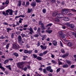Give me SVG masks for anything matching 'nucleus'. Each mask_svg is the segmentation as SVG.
Instances as JSON below:
<instances>
[{
  "instance_id": "nucleus-25",
  "label": "nucleus",
  "mask_w": 76,
  "mask_h": 76,
  "mask_svg": "<svg viewBox=\"0 0 76 76\" xmlns=\"http://www.w3.org/2000/svg\"><path fill=\"white\" fill-rule=\"evenodd\" d=\"M52 25H53L52 23H49L46 26V27H48V26H52Z\"/></svg>"
},
{
  "instance_id": "nucleus-42",
  "label": "nucleus",
  "mask_w": 76,
  "mask_h": 76,
  "mask_svg": "<svg viewBox=\"0 0 76 76\" xmlns=\"http://www.w3.org/2000/svg\"><path fill=\"white\" fill-rule=\"evenodd\" d=\"M72 35H75V37L76 38V33L72 32Z\"/></svg>"
},
{
  "instance_id": "nucleus-26",
  "label": "nucleus",
  "mask_w": 76,
  "mask_h": 76,
  "mask_svg": "<svg viewBox=\"0 0 76 76\" xmlns=\"http://www.w3.org/2000/svg\"><path fill=\"white\" fill-rule=\"evenodd\" d=\"M9 61V60L7 59V60H5L4 62V64H6L7 63H8Z\"/></svg>"
},
{
  "instance_id": "nucleus-28",
  "label": "nucleus",
  "mask_w": 76,
  "mask_h": 76,
  "mask_svg": "<svg viewBox=\"0 0 76 76\" xmlns=\"http://www.w3.org/2000/svg\"><path fill=\"white\" fill-rule=\"evenodd\" d=\"M61 37L63 38H65V37H66V34H62V35L61 36Z\"/></svg>"
},
{
  "instance_id": "nucleus-1",
  "label": "nucleus",
  "mask_w": 76,
  "mask_h": 76,
  "mask_svg": "<svg viewBox=\"0 0 76 76\" xmlns=\"http://www.w3.org/2000/svg\"><path fill=\"white\" fill-rule=\"evenodd\" d=\"M10 16L13 15V10H10V9L7 10L5 11H3L2 12L3 15H5V16L6 15L9 16V13Z\"/></svg>"
},
{
  "instance_id": "nucleus-53",
  "label": "nucleus",
  "mask_w": 76,
  "mask_h": 76,
  "mask_svg": "<svg viewBox=\"0 0 76 76\" xmlns=\"http://www.w3.org/2000/svg\"><path fill=\"white\" fill-rule=\"evenodd\" d=\"M9 2L8 1H7L5 2L6 4H9Z\"/></svg>"
},
{
  "instance_id": "nucleus-13",
  "label": "nucleus",
  "mask_w": 76,
  "mask_h": 76,
  "mask_svg": "<svg viewBox=\"0 0 76 76\" xmlns=\"http://www.w3.org/2000/svg\"><path fill=\"white\" fill-rule=\"evenodd\" d=\"M18 42H19L20 44L21 45V44H23V43L24 42H23V41L21 40H19L18 41Z\"/></svg>"
},
{
  "instance_id": "nucleus-47",
  "label": "nucleus",
  "mask_w": 76,
  "mask_h": 76,
  "mask_svg": "<svg viewBox=\"0 0 76 76\" xmlns=\"http://www.w3.org/2000/svg\"><path fill=\"white\" fill-rule=\"evenodd\" d=\"M53 32V30H48V33H49V34H50V33H51V32Z\"/></svg>"
},
{
  "instance_id": "nucleus-10",
  "label": "nucleus",
  "mask_w": 76,
  "mask_h": 76,
  "mask_svg": "<svg viewBox=\"0 0 76 76\" xmlns=\"http://www.w3.org/2000/svg\"><path fill=\"white\" fill-rule=\"evenodd\" d=\"M0 68L3 70V71H5V69L3 66H1V64L0 63Z\"/></svg>"
},
{
  "instance_id": "nucleus-52",
  "label": "nucleus",
  "mask_w": 76,
  "mask_h": 76,
  "mask_svg": "<svg viewBox=\"0 0 76 76\" xmlns=\"http://www.w3.org/2000/svg\"><path fill=\"white\" fill-rule=\"evenodd\" d=\"M64 19H67V21H68L69 20V18H68V17H65Z\"/></svg>"
},
{
  "instance_id": "nucleus-51",
  "label": "nucleus",
  "mask_w": 76,
  "mask_h": 76,
  "mask_svg": "<svg viewBox=\"0 0 76 76\" xmlns=\"http://www.w3.org/2000/svg\"><path fill=\"white\" fill-rule=\"evenodd\" d=\"M69 42H70V40H67V41H66V44H69Z\"/></svg>"
},
{
  "instance_id": "nucleus-57",
  "label": "nucleus",
  "mask_w": 76,
  "mask_h": 76,
  "mask_svg": "<svg viewBox=\"0 0 76 76\" xmlns=\"http://www.w3.org/2000/svg\"><path fill=\"white\" fill-rule=\"evenodd\" d=\"M71 68H74L75 67V65H72L71 66Z\"/></svg>"
},
{
  "instance_id": "nucleus-35",
  "label": "nucleus",
  "mask_w": 76,
  "mask_h": 76,
  "mask_svg": "<svg viewBox=\"0 0 76 76\" xmlns=\"http://www.w3.org/2000/svg\"><path fill=\"white\" fill-rule=\"evenodd\" d=\"M57 12H55L54 13H53V16H56V15H57Z\"/></svg>"
},
{
  "instance_id": "nucleus-29",
  "label": "nucleus",
  "mask_w": 76,
  "mask_h": 76,
  "mask_svg": "<svg viewBox=\"0 0 76 76\" xmlns=\"http://www.w3.org/2000/svg\"><path fill=\"white\" fill-rule=\"evenodd\" d=\"M43 72L44 73H47V71L46 70V69H43Z\"/></svg>"
},
{
  "instance_id": "nucleus-17",
  "label": "nucleus",
  "mask_w": 76,
  "mask_h": 76,
  "mask_svg": "<svg viewBox=\"0 0 76 76\" xmlns=\"http://www.w3.org/2000/svg\"><path fill=\"white\" fill-rule=\"evenodd\" d=\"M13 55L14 56H16V57H18L19 56V55H18V54L17 53H13Z\"/></svg>"
},
{
  "instance_id": "nucleus-54",
  "label": "nucleus",
  "mask_w": 76,
  "mask_h": 76,
  "mask_svg": "<svg viewBox=\"0 0 76 76\" xmlns=\"http://www.w3.org/2000/svg\"><path fill=\"white\" fill-rule=\"evenodd\" d=\"M69 53L67 52L66 53V57H68V56H69Z\"/></svg>"
},
{
  "instance_id": "nucleus-44",
  "label": "nucleus",
  "mask_w": 76,
  "mask_h": 76,
  "mask_svg": "<svg viewBox=\"0 0 76 76\" xmlns=\"http://www.w3.org/2000/svg\"><path fill=\"white\" fill-rule=\"evenodd\" d=\"M33 56L34 58H37V56L36 54H33Z\"/></svg>"
},
{
  "instance_id": "nucleus-31",
  "label": "nucleus",
  "mask_w": 76,
  "mask_h": 76,
  "mask_svg": "<svg viewBox=\"0 0 76 76\" xmlns=\"http://www.w3.org/2000/svg\"><path fill=\"white\" fill-rule=\"evenodd\" d=\"M61 68H59L58 69H57L56 72L57 73H58L59 72V71H60V69Z\"/></svg>"
},
{
  "instance_id": "nucleus-33",
  "label": "nucleus",
  "mask_w": 76,
  "mask_h": 76,
  "mask_svg": "<svg viewBox=\"0 0 76 76\" xmlns=\"http://www.w3.org/2000/svg\"><path fill=\"white\" fill-rule=\"evenodd\" d=\"M14 35H15V34H14V33H12L11 35V38H14Z\"/></svg>"
},
{
  "instance_id": "nucleus-56",
  "label": "nucleus",
  "mask_w": 76,
  "mask_h": 76,
  "mask_svg": "<svg viewBox=\"0 0 76 76\" xmlns=\"http://www.w3.org/2000/svg\"><path fill=\"white\" fill-rule=\"evenodd\" d=\"M35 53H38V50H34Z\"/></svg>"
},
{
  "instance_id": "nucleus-64",
  "label": "nucleus",
  "mask_w": 76,
  "mask_h": 76,
  "mask_svg": "<svg viewBox=\"0 0 76 76\" xmlns=\"http://www.w3.org/2000/svg\"><path fill=\"white\" fill-rule=\"evenodd\" d=\"M37 46H39L40 45V43L38 42L37 44Z\"/></svg>"
},
{
  "instance_id": "nucleus-48",
  "label": "nucleus",
  "mask_w": 76,
  "mask_h": 76,
  "mask_svg": "<svg viewBox=\"0 0 76 76\" xmlns=\"http://www.w3.org/2000/svg\"><path fill=\"white\" fill-rule=\"evenodd\" d=\"M21 35L22 36V38H23L25 36V34H21Z\"/></svg>"
},
{
  "instance_id": "nucleus-46",
  "label": "nucleus",
  "mask_w": 76,
  "mask_h": 76,
  "mask_svg": "<svg viewBox=\"0 0 76 76\" xmlns=\"http://www.w3.org/2000/svg\"><path fill=\"white\" fill-rule=\"evenodd\" d=\"M45 38V35L44 37H43L42 38V40L43 41L44 40V39Z\"/></svg>"
},
{
  "instance_id": "nucleus-49",
  "label": "nucleus",
  "mask_w": 76,
  "mask_h": 76,
  "mask_svg": "<svg viewBox=\"0 0 76 76\" xmlns=\"http://www.w3.org/2000/svg\"><path fill=\"white\" fill-rule=\"evenodd\" d=\"M42 30H44L45 29V27L44 26H43L42 27H41Z\"/></svg>"
},
{
  "instance_id": "nucleus-18",
  "label": "nucleus",
  "mask_w": 76,
  "mask_h": 76,
  "mask_svg": "<svg viewBox=\"0 0 76 76\" xmlns=\"http://www.w3.org/2000/svg\"><path fill=\"white\" fill-rule=\"evenodd\" d=\"M57 42H56L55 41H53V44L55 46L57 45Z\"/></svg>"
},
{
  "instance_id": "nucleus-4",
  "label": "nucleus",
  "mask_w": 76,
  "mask_h": 76,
  "mask_svg": "<svg viewBox=\"0 0 76 76\" xmlns=\"http://www.w3.org/2000/svg\"><path fill=\"white\" fill-rule=\"evenodd\" d=\"M61 12L63 14H64L65 15H66L68 13V11L67 10V9H65L63 10Z\"/></svg>"
},
{
  "instance_id": "nucleus-63",
  "label": "nucleus",
  "mask_w": 76,
  "mask_h": 76,
  "mask_svg": "<svg viewBox=\"0 0 76 76\" xmlns=\"http://www.w3.org/2000/svg\"><path fill=\"white\" fill-rule=\"evenodd\" d=\"M39 56L42 57V56H43V53H41L39 55Z\"/></svg>"
},
{
  "instance_id": "nucleus-22",
  "label": "nucleus",
  "mask_w": 76,
  "mask_h": 76,
  "mask_svg": "<svg viewBox=\"0 0 76 76\" xmlns=\"http://www.w3.org/2000/svg\"><path fill=\"white\" fill-rule=\"evenodd\" d=\"M37 59L38 60H41L42 59V58L41 57H38L37 58Z\"/></svg>"
},
{
  "instance_id": "nucleus-30",
  "label": "nucleus",
  "mask_w": 76,
  "mask_h": 76,
  "mask_svg": "<svg viewBox=\"0 0 76 76\" xmlns=\"http://www.w3.org/2000/svg\"><path fill=\"white\" fill-rule=\"evenodd\" d=\"M35 1L37 3H41V1L40 0H35Z\"/></svg>"
},
{
  "instance_id": "nucleus-41",
  "label": "nucleus",
  "mask_w": 76,
  "mask_h": 76,
  "mask_svg": "<svg viewBox=\"0 0 76 76\" xmlns=\"http://www.w3.org/2000/svg\"><path fill=\"white\" fill-rule=\"evenodd\" d=\"M61 4L63 5H64L65 4V3L64 1H62L61 2Z\"/></svg>"
},
{
  "instance_id": "nucleus-9",
  "label": "nucleus",
  "mask_w": 76,
  "mask_h": 76,
  "mask_svg": "<svg viewBox=\"0 0 76 76\" xmlns=\"http://www.w3.org/2000/svg\"><path fill=\"white\" fill-rule=\"evenodd\" d=\"M40 47L42 48V50H45V49H47V46H43L42 45H41Z\"/></svg>"
},
{
  "instance_id": "nucleus-21",
  "label": "nucleus",
  "mask_w": 76,
  "mask_h": 76,
  "mask_svg": "<svg viewBox=\"0 0 76 76\" xmlns=\"http://www.w3.org/2000/svg\"><path fill=\"white\" fill-rule=\"evenodd\" d=\"M12 29L10 28H7V32H9V31H12Z\"/></svg>"
},
{
  "instance_id": "nucleus-27",
  "label": "nucleus",
  "mask_w": 76,
  "mask_h": 76,
  "mask_svg": "<svg viewBox=\"0 0 76 76\" xmlns=\"http://www.w3.org/2000/svg\"><path fill=\"white\" fill-rule=\"evenodd\" d=\"M9 45H10V43L6 45V48L7 49V50H8V48H9Z\"/></svg>"
},
{
  "instance_id": "nucleus-14",
  "label": "nucleus",
  "mask_w": 76,
  "mask_h": 76,
  "mask_svg": "<svg viewBox=\"0 0 76 76\" xmlns=\"http://www.w3.org/2000/svg\"><path fill=\"white\" fill-rule=\"evenodd\" d=\"M51 69V67L50 66H48L46 68V69L48 71H49Z\"/></svg>"
},
{
  "instance_id": "nucleus-24",
  "label": "nucleus",
  "mask_w": 76,
  "mask_h": 76,
  "mask_svg": "<svg viewBox=\"0 0 76 76\" xmlns=\"http://www.w3.org/2000/svg\"><path fill=\"white\" fill-rule=\"evenodd\" d=\"M21 4H22V1L20 0L18 1V4L19 6H21Z\"/></svg>"
},
{
  "instance_id": "nucleus-3",
  "label": "nucleus",
  "mask_w": 76,
  "mask_h": 76,
  "mask_svg": "<svg viewBox=\"0 0 76 76\" xmlns=\"http://www.w3.org/2000/svg\"><path fill=\"white\" fill-rule=\"evenodd\" d=\"M13 48L14 49H18L19 48V46L16 44H15L13 45Z\"/></svg>"
},
{
  "instance_id": "nucleus-38",
  "label": "nucleus",
  "mask_w": 76,
  "mask_h": 76,
  "mask_svg": "<svg viewBox=\"0 0 76 76\" xmlns=\"http://www.w3.org/2000/svg\"><path fill=\"white\" fill-rule=\"evenodd\" d=\"M33 50H29L28 51V54H31V53L32 52Z\"/></svg>"
},
{
  "instance_id": "nucleus-43",
  "label": "nucleus",
  "mask_w": 76,
  "mask_h": 76,
  "mask_svg": "<svg viewBox=\"0 0 76 76\" xmlns=\"http://www.w3.org/2000/svg\"><path fill=\"white\" fill-rule=\"evenodd\" d=\"M61 51L62 53H65V51H64V50L63 49H62L61 50Z\"/></svg>"
},
{
  "instance_id": "nucleus-32",
  "label": "nucleus",
  "mask_w": 76,
  "mask_h": 76,
  "mask_svg": "<svg viewBox=\"0 0 76 76\" xmlns=\"http://www.w3.org/2000/svg\"><path fill=\"white\" fill-rule=\"evenodd\" d=\"M24 53L25 54H27L28 53V50H24Z\"/></svg>"
},
{
  "instance_id": "nucleus-61",
  "label": "nucleus",
  "mask_w": 76,
  "mask_h": 76,
  "mask_svg": "<svg viewBox=\"0 0 76 76\" xmlns=\"http://www.w3.org/2000/svg\"><path fill=\"white\" fill-rule=\"evenodd\" d=\"M60 44H61V47H63V44H62V42H61V41H60Z\"/></svg>"
},
{
  "instance_id": "nucleus-16",
  "label": "nucleus",
  "mask_w": 76,
  "mask_h": 76,
  "mask_svg": "<svg viewBox=\"0 0 76 76\" xmlns=\"http://www.w3.org/2000/svg\"><path fill=\"white\" fill-rule=\"evenodd\" d=\"M29 4V2H27L26 5L25 6V7H26L27 6H28Z\"/></svg>"
},
{
  "instance_id": "nucleus-37",
  "label": "nucleus",
  "mask_w": 76,
  "mask_h": 76,
  "mask_svg": "<svg viewBox=\"0 0 76 76\" xmlns=\"http://www.w3.org/2000/svg\"><path fill=\"white\" fill-rule=\"evenodd\" d=\"M58 33L61 36V37L62 35H63V33H62V32L61 31L59 32Z\"/></svg>"
},
{
  "instance_id": "nucleus-23",
  "label": "nucleus",
  "mask_w": 76,
  "mask_h": 76,
  "mask_svg": "<svg viewBox=\"0 0 76 76\" xmlns=\"http://www.w3.org/2000/svg\"><path fill=\"white\" fill-rule=\"evenodd\" d=\"M70 28H74V27H75V25H74V24H70Z\"/></svg>"
},
{
  "instance_id": "nucleus-59",
  "label": "nucleus",
  "mask_w": 76,
  "mask_h": 76,
  "mask_svg": "<svg viewBox=\"0 0 76 76\" xmlns=\"http://www.w3.org/2000/svg\"><path fill=\"white\" fill-rule=\"evenodd\" d=\"M50 1L53 3H54L56 1V0H50Z\"/></svg>"
},
{
  "instance_id": "nucleus-39",
  "label": "nucleus",
  "mask_w": 76,
  "mask_h": 76,
  "mask_svg": "<svg viewBox=\"0 0 76 76\" xmlns=\"http://www.w3.org/2000/svg\"><path fill=\"white\" fill-rule=\"evenodd\" d=\"M34 37H39V35H38V34H35L34 35Z\"/></svg>"
},
{
  "instance_id": "nucleus-34",
  "label": "nucleus",
  "mask_w": 76,
  "mask_h": 76,
  "mask_svg": "<svg viewBox=\"0 0 76 76\" xmlns=\"http://www.w3.org/2000/svg\"><path fill=\"white\" fill-rule=\"evenodd\" d=\"M32 10V9H31V10L29 9H28V13H31Z\"/></svg>"
},
{
  "instance_id": "nucleus-7",
  "label": "nucleus",
  "mask_w": 76,
  "mask_h": 76,
  "mask_svg": "<svg viewBox=\"0 0 76 76\" xmlns=\"http://www.w3.org/2000/svg\"><path fill=\"white\" fill-rule=\"evenodd\" d=\"M29 31H30L29 33L32 35V34H34V31H33V29L32 28H30L29 29Z\"/></svg>"
},
{
  "instance_id": "nucleus-19",
  "label": "nucleus",
  "mask_w": 76,
  "mask_h": 76,
  "mask_svg": "<svg viewBox=\"0 0 76 76\" xmlns=\"http://www.w3.org/2000/svg\"><path fill=\"white\" fill-rule=\"evenodd\" d=\"M72 43L70 42L67 44V45L68 47H71V46H72Z\"/></svg>"
},
{
  "instance_id": "nucleus-6",
  "label": "nucleus",
  "mask_w": 76,
  "mask_h": 76,
  "mask_svg": "<svg viewBox=\"0 0 76 76\" xmlns=\"http://www.w3.org/2000/svg\"><path fill=\"white\" fill-rule=\"evenodd\" d=\"M36 2L35 1L32 2L31 3V5L32 6V7H34L35 6H36Z\"/></svg>"
},
{
  "instance_id": "nucleus-40",
  "label": "nucleus",
  "mask_w": 76,
  "mask_h": 76,
  "mask_svg": "<svg viewBox=\"0 0 76 76\" xmlns=\"http://www.w3.org/2000/svg\"><path fill=\"white\" fill-rule=\"evenodd\" d=\"M27 69H28V68H27L26 67H25L24 68H23V70L24 71H26V70H27Z\"/></svg>"
},
{
  "instance_id": "nucleus-12",
  "label": "nucleus",
  "mask_w": 76,
  "mask_h": 76,
  "mask_svg": "<svg viewBox=\"0 0 76 76\" xmlns=\"http://www.w3.org/2000/svg\"><path fill=\"white\" fill-rule=\"evenodd\" d=\"M18 39V41H21V40H22V37H21V36H19Z\"/></svg>"
},
{
  "instance_id": "nucleus-20",
  "label": "nucleus",
  "mask_w": 76,
  "mask_h": 76,
  "mask_svg": "<svg viewBox=\"0 0 76 76\" xmlns=\"http://www.w3.org/2000/svg\"><path fill=\"white\" fill-rule=\"evenodd\" d=\"M55 21L56 22H58L60 21V20H59V19L57 18H56L55 19Z\"/></svg>"
},
{
  "instance_id": "nucleus-11",
  "label": "nucleus",
  "mask_w": 76,
  "mask_h": 76,
  "mask_svg": "<svg viewBox=\"0 0 76 76\" xmlns=\"http://www.w3.org/2000/svg\"><path fill=\"white\" fill-rule=\"evenodd\" d=\"M41 30V28L39 27H38L37 30V34H38L40 32V30Z\"/></svg>"
},
{
  "instance_id": "nucleus-60",
  "label": "nucleus",
  "mask_w": 76,
  "mask_h": 76,
  "mask_svg": "<svg viewBox=\"0 0 76 76\" xmlns=\"http://www.w3.org/2000/svg\"><path fill=\"white\" fill-rule=\"evenodd\" d=\"M49 71H50V72H51V73L53 72V70L51 69L49 70Z\"/></svg>"
},
{
  "instance_id": "nucleus-2",
  "label": "nucleus",
  "mask_w": 76,
  "mask_h": 76,
  "mask_svg": "<svg viewBox=\"0 0 76 76\" xmlns=\"http://www.w3.org/2000/svg\"><path fill=\"white\" fill-rule=\"evenodd\" d=\"M23 63L21 62L19 63H18L17 64V66L20 69H21L22 67H24V65H23Z\"/></svg>"
},
{
  "instance_id": "nucleus-45",
  "label": "nucleus",
  "mask_w": 76,
  "mask_h": 76,
  "mask_svg": "<svg viewBox=\"0 0 76 76\" xmlns=\"http://www.w3.org/2000/svg\"><path fill=\"white\" fill-rule=\"evenodd\" d=\"M62 57L63 58H65V57H66V55L64 54L62 56Z\"/></svg>"
},
{
  "instance_id": "nucleus-62",
  "label": "nucleus",
  "mask_w": 76,
  "mask_h": 76,
  "mask_svg": "<svg viewBox=\"0 0 76 76\" xmlns=\"http://www.w3.org/2000/svg\"><path fill=\"white\" fill-rule=\"evenodd\" d=\"M71 10H72V11H74V12H76V10L75 9H72Z\"/></svg>"
},
{
  "instance_id": "nucleus-58",
  "label": "nucleus",
  "mask_w": 76,
  "mask_h": 76,
  "mask_svg": "<svg viewBox=\"0 0 76 76\" xmlns=\"http://www.w3.org/2000/svg\"><path fill=\"white\" fill-rule=\"evenodd\" d=\"M47 51H45V52H44L43 53V54H44V55L45 54H47Z\"/></svg>"
},
{
  "instance_id": "nucleus-50",
  "label": "nucleus",
  "mask_w": 76,
  "mask_h": 76,
  "mask_svg": "<svg viewBox=\"0 0 76 76\" xmlns=\"http://www.w3.org/2000/svg\"><path fill=\"white\" fill-rule=\"evenodd\" d=\"M62 63H63L62 62H61L60 61H58V64L59 65H60V64H62Z\"/></svg>"
},
{
  "instance_id": "nucleus-36",
  "label": "nucleus",
  "mask_w": 76,
  "mask_h": 76,
  "mask_svg": "<svg viewBox=\"0 0 76 76\" xmlns=\"http://www.w3.org/2000/svg\"><path fill=\"white\" fill-rule=\"evenodd\" d=\"M42 12L43 13H45V12H46V10H45V9H43L42 10Z\"/></svg>"
},
{
  "instance_id": "nucleus-8",
  "label": "nucleus",
  "mask_w": 76,
  "mask_h": 76,
  "mask_svg": "<svg viewBox=\"0 0 76 76\" xmlns=\"http://www.w3.org/2000/svg\"><path fill=\"white\" fill-rule=\"evenodd\" d=\"M66 62L68 64L70 65L72 64V62L69 60H66Z\"/></svg>"
},
{
  "instance_id": "nucleus-5",
  "label": "nucleus",
  "mask_w": 76,
  "mask_h": 76,
  "mask_svg": "<svg viewBox=\"0 0 76 76\" xmlns=\"http://www.w3.org/2000/svg\"><path fill=\"white\" fill-rule=\"evenodd\" d=\"M57 16L58 18H64V16L62 14H58Z\"/></svg>"
},
{
  "instance_id": "nucleus-55",
  "label": "nucleus",
  "mask_w": 76,
  "mask_h": 76,
  "mask_svg": "<svg viewBox=\"0 0 76 76\" xmlns=\"http://www.w3.org/2000/svg\"><path fill=\"white\" fill-rule=\"evenodd\" d=\"M34 31H37V27H35L34 28Z\"/></svg>"
},
{
  "instance_id": "nucleus-15",
  "label": "nucleus",
  "mask_w": 76,
  "mask_h": 76,
  "mask_svg": "<svg viewBox=\"0 0 76 76\" xmlns=\"http://www.w3.org/2000/svg\"><path fill=\"white\" fill-rule=\"evenodd\" d=\"M63 67L64 68H67L69 67V65L67 64L64 65L63 66Z\"/></svg>"
}]
</instances>
